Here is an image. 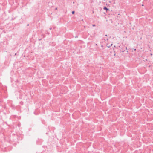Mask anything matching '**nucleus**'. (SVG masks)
Masks as SVG:
<instances>
[{
	"label": "nucleus",
	"mask_w": 153,
	"mask_h": 153,
	"mask_svg": "<svg viewBox=\"0 0 153 153\" xmlns=\"http://www.w3.org/2000/svg\"><path fill=\"white\" fill-rule=\"evenodd\" d=\"M55 10H57V8H55Z\"/></svg>",
	"instance_id": "423d86ee"
},
{
	"label": "nucleus",
	"mask_w": 153,
	"mask_h": 153,
	"mask_svg": "<svg viewBox=\"0 0 153 153\" xmlns=\"http://www.w3.org/2000/svg\"><path fill=\"white\" fill-rule=\"evenodd\" d=\"M103 10H108L106 7H105L103 8Z\"/></svg>",
	"instance_id": "f257e3e1"
},
{
	"label": "nucleus",
	"mask_w": 153,
	"mask_h": 153,
	"mask_svg": "<svg viewBox=\"0 0 153 153\" xmlns=\"http://www.w3.org/2000/svg\"><path fill=\"white\" fill-rule=\"evenodd\" d=\"M112 45V44H111V46Z\"/></svg>",
	"instance_id": "6e6552de"
},
{
	"label": "nucleus",
	"mask_w": 153,
	"mask_h": 153,
	"mask_svg": "<svg viewBox=\"0 0 153 153\" xmlns=\"http://www.w3.org/2000/svg\"><path fill=\"white\" fill-rule=\"evenodd\" d=\"M106 10V12L107 11H108V10Z\"/></svg>",
	"instance_id": "0eeeda50"
},
{
	"label": "nucleus",
	"mask_w": 153,
	"mask_h": 153,
	"mask_svg": "<svg viewBox=\"0 0 153 153\" xmlns=\"http://www.w3.org/2000/svg\"><path fill=\"white\" fill-rule=\"evenodd\" d=\"M75 13V11H73L72 12V14H74Z\"/></svg>",
	"instance_id": "f03ea898"
},
{
	"label": "nucleus",
	"mask_w": 153,
	"mask_h": 153,
	"mask_svg": "<svg viewBox=\"0 0 153 153\" xmlns=\"http://www.w3.org/2000/svg\"><path fill=\"white\" fill-rule=\"evenodd\" d=\"M126 50H127V47H126Z\"/></svg>",
	"instance_id": "20e7f679"
},
{
	"label": "nucleus",
	"mask_w": 153,
	"mask_h": 153,
	"mask_svg": "<svg viewBox=\"0 0 153 153\" xmlns=\"http://www.w3.org/2000/svg\"><path fill=\"white\" fill-rule=\"evenodd\" d=\"M127 52H128V50H127Z\"/></svg>",
	"instance_id": "39448f33"
},
{
	"label": "nucleus",
	"mask_w": 153,
	"mask_h": 153,
	"mask_svg": "<svg viewBox=\"0 0 153 153\" xmlns=\"http://www.w3.org/2000/svg\"><path fill=\"white\" fill-rule=\"evenodd\" d=\"M92 26H93V27H94V26H95V25H92Z\"/></svg>",
	"instance_id": "7ed1b4c3"
}]
</instances>
